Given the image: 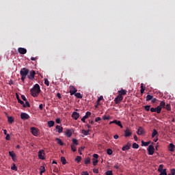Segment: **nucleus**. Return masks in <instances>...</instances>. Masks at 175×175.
I'll list each match as a JSON object with an SVG mask.
<instances>
[{
  "label": "nucleus",
  "mask_w": 175,
  "mask_h": 175,
  "mask_svg": "<svg viewBox=\"0 0 175 175\" xmlns=\"http://www.w3.org/2000/svg\"><path fill=\"white\" fill-rule=\"evenodd\" d=\"M30 92L31 96H33L34 98L38 96L40 93V86L39 84L36 83L33 88L30 90Z\"/></svg>",
  "instance_id": "f257e3e1"
},
{
  "label": "nucleus",
  "mask_w": 175,
  "mask_h": 175,
  "mask_svg": "<svg viewBox=\"0 0 175 175\" xmlns=\"http://www.w3.org/2000/svg\"><path fill=\"white\" fill-rule=\"evenodd\" d=\"M29 73V70L27 68H23L20 70V75L21 76V80L22 81H25V79H27V76H28Z\"/></svg>",
  "instance_id": "f03ea898"
},
{
  "label": "nucleus",
  "mask_w": 175,
  "mask_h": 175,
  "mask_svg": "<svg viewBox=\"0 0 175 175\" xmlns=\"http://www.w3.org/2000/svg\"><path fill=\"white\" fill-rule=\"evenodd\" d=\"M154 151H155V148H154V146L150 145V146L148 147V155H154Z\"/></svg>",
  "instance_id": "7ed1b4c3"
},
{
  "label": "nucleus",
  "mask_w": 175,
  "mask_h": 175,
  "mask_svg": "<svg viewBox=\"0 0 175 175\" xmlns=\"http://www.w3.org/2000/svg\"><path fill=\"white\" fill-rule=\"evenodd\" d=\"M31 133L33 135V136H39V130L36 127H31Z\"/></svg>",
  "instance_id": "20e7f679"
},
{
  "label": "nucleus",
  "mask_w": 175,
  "mask_h": 175,
  "mask_svg": "<svg viewBox=\"0 0 175 175\" xmlns=\"http://www.w3.org/2000/svg\"><path fill=\"white\" fill-rule=\"evenodd\" d=\"M69 88H70V94L71 96L75 95L77 92V89H76L75 86L70 85Z\"/></svg>",
  "instance_id": "39448f33"
},
{
  "label": "nucleus",
  "mask_w": 175,
  "mask_h": 175,
  "mask_svg": "<svg viewBox=\"0 0 175 175\" xmlns=\"http://www.w3.org/2000/svg\"><path fill=\"white\" fill-rule=\"evenodd\" d=\"M38 158L39 159H42V161H44V159H46V158H44V151L43 150H39Z\"/></svg>",
  "instance_id": "423d86ee"
},
{
  "label": "nucleus",
  "mask_w": 175,
  "mask_h": 175,
  "mask_svg": "<svg viewBox=\"0 0 175 175\" xmlns=\"http://www.w3.org/2000/svg\"><path fill=\"white\" fill-rule=\"evenodd\" d=\"M35 75H36L35 70H31L30 71L29 75H27V77L29 79V80H33V79H35Z\"/></svg>",
  "instance_id": "0eeeda50"
},
{
  "label": "nucleus",
  "mask_w": 175,
  "mask_h": 175,
  "mask_svg": "<svg viewBox=\"0 0 175 175\" xmlns=\"http://www.w3.org/2000/svg\"><path fill=\"white\" fill-rule=\"evenodd\" d=\"M122 99H124L123 96H119V94L116 96V98H115L114 99V102L116 105H118V103H120L121 102V100H122Z\"/></svg>",
  "instance_id": "6e6552de"
},
{
  "label": "nucleus",
  "mask_w": 175,
  "mask_h": 175,
  "mask_svg": "<svg viewBox=\"0 0 175 175\" xmlns=\"http://www.w3.org/2000/svg\"><path fill=\"white\" fill-rule=\"evenodd\" d=\"M90 116H91V112L87 111L85 113V115L81 119L82 122H85V120H87V118H89Z\"/></svg>",
  "instance_id": "1a4fd4ad"
},
{
  "label": "nucleus",
  "mask_w": 175,
  "mask_h": 175,
  "mask_svg": "<svg viewBox=\"0 0 175 175\" xmlns=\"http://www.w3.org/2000/svg\"><path fill=\"white\" fill-rule=\"evenodd\" d=\"M21 120H29V115H28L27 113H22L21 114Z\"/></svg>",
  "instance_id": "9d476101"
},
{
  "label": "nucleus",
  "mask_w": 175,
  "mask_h": 175,
  "mask_svg": "<svg viewBox=\"0 0 175 175\" xmlns=\"http://www.w3.org/2000/svg\"><path fill=\"white\" fill-rule=\"evenodd\" d=\"M9 155L10 157H12V161H14V162H16V153H14V151H10L9 152Z\"/></svg>",
  "instance_id": "9b49d317"
},
{
  "label": "nucleus",
  "mask_w": 175,
  "mask_h": 175,
  "mask_svg": "<svg viewBox=\"0 0 175 175\" xmlns=\"http://www.w3.org/2000/svg\"><path fill=\"white\" fill-rule=\"evenodd\" d=\"M125 137H129V136H132V132L129 131V128H126L124 131Z\"/></svg>",
  "instance_id": "f8f14e48"
},
{
  "label": "nucleus",
  "mask_w": 175,
  "mask_h": 175,
  "mask_svg": "<svg viewBox=\"0 0 175 175\" xmlns=\"http://www.w3.org/2000/svg\"><path fill=\"white\" fill-rule=\"evenodd\" d=\"M79 117H80V113H77V111H74L72 114V118L74 120H79Z\"/></svg>",
  "instance_id": "ddd939ff"
},
{
  "label": "nucleus",
  "mask_w": 175,
  "mask_h": 175,
  "mask_svg": "<svg viewBox=\"0 0 175 175\" xmlns=\"http://www.w3.org/2000/svg\"><path fill=\"white\" fill-rule=\"evenodd\" d=\"M18 52L19 53V54H27V50L25 49V48H18Z\"/></svg>",
  "instance_id": "4468645a"
},
{
  "label": "nucleus",
  "mask_w": 175,
  "mask_h": 175,
  "mask_svg": "<svg viewBox=\"0 0 175 175\" xmlns=\"http://www.w3.org/2000/svg\"><path fill=\"white\" fill-rule=\"evenodd\" d=\"M175 146L173 144H170L168 146V150L171 152H174Z\"/></svg>",
  "instance_id": "2eb2a0df"
},
{
  "label": "nucleus",
  "mask_w": 175,
  "mask_h": 175,
  "mask_svg": "<svg viewBox=\"0 0 175 175\" xmlns=\"http://www.w3.org/2000/svg\"><path fill=\"white\" fill-rule=\"evenodd\" d=\"M118 92L120 96H122V95H126V90L123 89H122L121 90H119Z\"/></svg>",
  "instance_id": "dca6fc26"
},
{
  "label": "nucleus",
  "mask_w": 175,
  "mask_h": 175,
  "mask_svg": "<svg viewBox=\"0 0 175 175\" xmlns=\"http://www.w3.org/2000/svg\"><path fill=\"white\" fill-rule=\"evenodd\" d=\"M113 124H116V125H118V126H120V128H124V126H122V124H121V121L120 120H114Z\"/></svg>",
  "instance_id": "f3484780"
},
{
  "label": "nucleus",
  "mask_w": 175,
  "mask_h": 175,
  "mask_svg": "<svg viewBox=\"0 0 175 175\" xmlns=\"http://www.w3.org/2000/svg\"><path fill=\"white\" fill-rule=\"evenodd\" d=\"M16 98H17L18 102L19 103H21V105H23V107H27V106L24 103V101H23V100H21V99H20V97L18 96V94H16Z\"/></svg>",
  "instance_id": "a211bd4d"
},
{
  "label": "nucleus",
  "mask_w": 175,
  "mask_h": 175,
  "mask_svg": "<svg viewBox=\"0 0 175 175\" xmlns=\"http://www.w3.org/2000/svg\"><path fill=\"white\" fill-rule=\"evenodd\" d=\"M137 133V135H143V133H144V130L142 128V126H139L138 128Z\"/></svg>",
  "instance_id": "6ab92c4d"
},
{
  "label": "nucleus",
  "mask_w": 175,
  "mask_h": 175,
  "mask_svg": "<svg viewBox=\"0 0 175 175\" xmlns=\"http://www.w3.org/2000/svg\"><path fill=\"white\" fill-rule=\"evenodd\" d=\"M66 135L67 137H70L72 136V131L70 129H66Z\"/></svg>",
  "instance_id": "aec40b11"
},
{
  "label": "nucleus",
  "mask_w": 175,
  "mask_h": 175,
  "mask_svg": "<svg viewBox=\"0 0 175 175\" xmlns=\"http://www.w3.org/2000/svg\"><path fill=\"white\" fill-rule=\"evenodd\" d=\"M56 129H57L58 133H62V131H63L64 128H62V126H61L57 125Z\"/></svg>",
  "instance_id": "412c9836"
},
{
  "label": "nucleus",
  "mask_w": 175,
  "mask_h": 175,
  "mask_svg": "<svg viewBox=\"0 0 175 175\" xmlns=\"http://www.w3.org/2000/svg\"><path fill=\"white\" fill-rule=\"evenodd\" d=\"M154 110H156V113H157V114H160L161 111H162V109L159 106L154 108Z\"/></svg>",
  "instance_id": "4be33fe9"
},
{
  "label": "nucleus",
  "mask_w": 175,
  "mask_h": 175,
  "mask_svg": "<svg viewBox=\"0 0 175 175\" xmlns=\"http://www.w3.org/2000/svg\"><path fill=\"white\" fill-rule=\"evenodd\" d=\"M166 106V103L165 101H161L159 105V107H161V109H165V107Z\"/></svg>",
  "instance_id": "5701e85b"
},
{
  "label": "nucleus",
  "mask_w": 175,
  "mask_h": 175,
  "mask_svg": "<svg viewBox=\"0 0 175 175\" xmlns=\"http://www.w3.org/2000/svg\"><path fill=\"white\" fill-rule=\"evenodd\" d=\"M84 163L85 165H90V163H91V159H90V157L85 159Z\"/></svg>",
  "instance_id": "b1692460"
},
{
  "label": "nucleus",
  "mask_w": 175,
  "mask_h": 175,
  "mask_svg": "<svg viewBox=\"0 0 175 175\" xmlns=\"http://www.w3.org/2000/svg\"><path fill=\"white\" fill-rule=\"evenodd\" d=\"M8 121L10 122V124H12L14 122V118H13L12 116H8Z\"/></svg>",
  "instance_id": "393cba45"
},
{
  "label": "nucleus",
  "mask_w": 175,
  "mask_h": 175,
  "mask_svg": "<svg viewBox=\"0 0 175 175\" xmlns=\"http://www.w3.org/2000/svg\"><path fill=\"white\" fill-rule=\"evenodd\" d=\"M158 135V131L157 129H153L152 133V137H155V136Z\"/></svg>",
  "instance_id": "a878e982"
},
{
  "label": "nucleus",
  "mask_w": 175,
  "mask_h": 175,
  "mask_svg": "<svg viewBox=\"0 0 175 175\" xmlns=\"http://www.w3.org/2000/svg\"><path fill=\"white\" fill-rule=\"evenodd\" d=\"M54 124H55L54 121L50 120L48 122V126H49V128H51L52 126H54Z\"/></svg>",
  "instance_id": "bb28decb"
},
{
  "label": "nucleus",
  "mask_w": 175,
  "mask_h": 175,
  "mask_svg": "<svg viewBox=\"0 0 175 175\" xmlns=\"http://www.w3.org/2000/svg\"><path fill=\"white\" fill-rule=\"evenodd\" d=\"M56 141L57 142V144H59V146H64V142H62V139L59 138H56Z\"/></svg>",
  "instance_id": "cd10ccee"
},
{
  "label": "nucleus",
  "mask_w": 175,
  "mask_h": 175,
  "mask_svg": "<svg viewBox=\"0 0 175 175\" xmlns=\"http://www.w3.org/2000/svg\"><path fill=\"white\" fill-rule=\"evenodd\" d=\"M74 95H75V96H76L79 99H82L83 98V95H81V93H75Z\"/></svg>",
  "instance_id": "c85d7f7f"
},
{
  "label": "nucleus",
  "mask_w": 175,
  "mask_h": 175,
  "mask_svg": "<svg viewBox=\"0 0 175 175\" xmlns=\"http://www.w3.org/2000/svg\"><path fill=\"white\" fill-rule=\"evenodd\" d=\"M90 133V130H82V133L84 135V136H88V133Z\"/></svg>",
  "instance_id": "c756f323"
},
{
  "label": "nucleus",
  "mask_w": 175,
  "mask_h": 175,
  "mask_svg": "<svg viewBox=\"0 0 175 175\" xmlns=\"http://www.w3.org/2000/svg\"><path fill=\"white\" fill-rule=\"evenodd\" d=\"M164 109L167 110V111H170V110H172V107H170V104H167Z\"/></svg>",
  "instance_id": "7c9ffc66"
},
{
  "label": "nucleus",
  "mask_w": 175,
  "mask_h": 175,
  "mask_svg": "<svg viewBox=\"0 0 175 175\" xmlns=\"http://www.w3.org/2000/svg\"><path fill=\"white\" fill-rule=\"evenodd\" d=\"M61 162L62 163V165H66V159H65L64 157H62Z\"/></svg>",
  "instance_id": "2f4dec72"
},
{
  "label": "nucleus",
  "mask_w": 175,
  "mask_h": 175,
  "mask_svg": "<svg viewBox=\"0 0 175 175\" xmlns=\"http://www.w3.org/2000/svg\"><path fill=\"white\" fill-rule=\"evenodd\" d=\"M40 169V174H43V173L46 172V168L44 167V166H41Z\"/></svg>",
  "instance_id": "473e14b6"
},
{
  "label": "nucleus",
  "mask_w": 175,
  "mask_h": 175,
  "mask_svg": "<svg viewBox=\"0 0 175 175\" xmlns=\"http://www.w3.org/2000/svg\"><path fill=\"white\" fill-rule=\"evenodd\" d=\"M72 143L74 146H79V141L75 138L72 139Z\"/></svg>",
  "instance_id": "72a5a7b5"
},
{
  "label": "nucleus",
  "mask_w": 175,
  "mask_h": 175,
  "mask_svg": "<svg viewBox=\"0 0 175 175\" xmlns=\"http://www.w3.org/2000/svg\"><path fill=\"white\" fill-rule=\"evenodd\" d=\"M150 143V142H144V141H142V146H144L145 147H147V146H148Z\"/></svg>",
  "instance_id": "f704fd0d"
},
{
  "label": "nucleus",
  "mask_w": 175,
  "mask_h": 175,
  "mask_svg": "<svg viewBox=\"0 0 175 175\" xmlns=\"http://www.w3.org/2000/svg\"><path fill=\"white\" fill-rule=\"evenodd\" d=\"M153 96L150 95V94H148L146 96V102H148L149 100H151V99H152Z\"/></svg>",
  "instance_id": "c9c22d12"
},
{
  "label": "nucleus",
  "mask_w": 175,
  "mask_h": 175,
  "mask_svg": "<svg viewBox=\"0 0 175 175\" xmlns=\"http://www.w3.org/2000/svg\"><path fill=\"white\" fill-rule=\"evenodd\" d=\"M75 161H76V162H77V163H80V162L81 161V157L77 156V157L75 158Z\"/></svg>",
  "instance_id": "e433bc0d"
},
{
  "label": "nucleus",
  "mask_w": 175,
  "mask_h": 175,
  "mask_svg": "<svg viewBox=\"0 0 175 175\" xmlns=\"http://www.w3.org/2000/svg\"><path fill=\"white\" fill-rule=\"evenodd\" d=\"M140 91H141L142 95H143V94H144V91H146V88H144L143 87V83L141 84V90Z\"/></svg>",
  "instance_id": "4c0bfd02"
},
{
  "label": "nucleus",
  "mask_w": 175,
  "mask_h": 175,
  "mask_svg": "<svg viewBox=\"0 0 175 175\" xmlns=\"http://www.w3.org/2000/svg\"><path fill=\"white\" fill-rule=\"evenodd\" d=\"M159 175H167V173L166 172V169H163L161 172H160Z\"/></svg>",
  "instance_id": "58836bf2"
},
{
  "label": "nucleus",
  "mask_w": 175,
  "mask_h": 175,
  "mask_svg": "<svg viewBox=\"0 0 175 175\" xmlns=\"http://www.w3.org/2000/svg\"><path fill=\"white\" fill-rule=\"evenodd\" d=\"M122 151H128V150H130L129 146H127L125 145L124 146L122 147Z\"/></svg>",
  "instance_id": "ea45409f"
},
{
  "label": "nucleus",
  "mask_w": 175,
  "mask_h": 175,
  "mask_svg": "<svg viewBox=\"0 0 175 175\" xmlns=\"http://www.w3.org/2000/svg\"><path fill=\"white\" fill-rule=\"evenodd\" d=\"M163 170V164H161L159 166V169H158V172H161Z\"/></svg>",
  "instance_id": "a19ab883"
},
{
  "label": "nucleus",
  "mask_w": 175,
  "mask_h": 175,
  "mask_svg": "<svg viewBox=\"0 0 175 175\" xmlns=\"http://www.w3.org/2000/svg\"><path fill=\"white\" fill-rule=\"evenodd\" d=\"M92 161H93L94 166H96L98 165V159H93Z\"/></svg>",
  "instance_id": "79ce46f5"
},
{
  "label": "nucleus",
  "mask_w": 175,
  "mask_h": 175,
  "mask_svg": "<svg viewBox=\"0 0 175 175\" xmlns=\"http://www.w3.org/2000/svg\"><path fill=\"white\" fill-rule=\"evenodd\" d=\"M151 108V105H146L144 106V109L146 111H150V109Z\"/></svg>",
  "instance_id": "37998d69"
},
{
  "label": "nucleus",
  "mask_w": 175,
  "mask_h": 175,
  "mask_svg": "<svg viewBox=\"0 0 175 175\" xmlns=\"http://www.w3.org/2000/svg\"><path fill=\"white\" fill-rule=\"evenodd\" d=\"M107 154L108 155H111L113 154V150L111 149H107Z\"/></svg>",
  "instance_id": "c03bdc74"
},
{
  "label": "nucleus",
  "mask_w": 175,
  "mask_h": 175,
  "mask_svg": "<svg viewBox=\"0 0 175 175\" xmlns=\"http://www.w3.org/2000/svg\"><path fill=\"white\" fill-rule=\"evenodd\" d=\"M12 170H14L15 172H17V166H16V164H13V165L11 167Z\"/></svg>",
  "instance_id": "a18cd8bd"
},
{
  "label": "nucleus",
  "mask_w": 175,
  "mask_h": 175,
  "mask_svg": "<svg viewBox=\"0 0 175 175\" xmlns=\"http://www.w3.org/2000/svg\"><path fill=\"white\" fill-rule=\"evenodd\" d=\"M71 150L72 151H73V152H76L77 150H76V146L73 144L71 145Z\"/></svg>",
  "instance_id": "49530a36"
},
{
  "label": "nucleus",
  "mask_w": 175,
  "mask_h": 175,
  "mask_svg": "<svg viewBox=\"0 0 175 175\" xmlns=\"http://www.w3.org/2000/svg\"><path fill=\"white\" fill-rule=\"evenodd\" d=\"M44 84H45V85H47V87H49V85H50V82L49 81V79H44Z\"/></svg>",
  "instance_id": "de8ad7c7"
},
{
  "label": "nucleus",
  "mask_w": 175,
  "mask_h": 175,
  "mask_svg": "<svg viewBox=\"0 0 175 175\" xmlns=\"http://www.w3.org/2000/svg\"><path fill=\"white\" fill-rule=\"evenodd\" d=\"M105 175H113V171L108 170L105 172Z\"/></svg>",
  "instance_id": "09e8293b"
},
{
  "label": "nucleus",
  "mask_w": 175,
  "mask_h": 175,
  "mask_svg": "<svg viewBox=\"0 0 175 175\" xmlns=\"http://www.w3.org/2000/svg\"><path fill=\"white\" fill-rule=\"evenodd\" d=\"M103 120H104V121H105V120H110V116H103Z\"/></svg>",
  "instance_id": "8fccbe9b"
},
{
  "label": "nucleus",
  "mask_w": 175,
  "mask_h": 175,
  "mask_svg": "<svg viewBox=\"0 0 175 175\" xmlns=\"http://www.w3.org/2000/svg\"><path fill=\"white\" fill-rule=\"evenodd\" d=\"M133 148H139V144L136 143L133 144Z\"/></svg>",
  "instance_id": "3c124183"
},
{
  "label": "nucleus",
  "mask_w": 175,
  "mask_h": 175,
  "mask_svg": "<svg viewBox=\"0 0 175 175\" xmlns=\"http://www.w3.org/2000/svg\"><path fill=\"white\" fill-rule=\"evenodd\" d=\"M25 105L26 107H31V105H29V102H28V100H26Z\"/></svg>",
  "instance_id": "603ef678"
},
{
  "label": "nucleus",
  "mask_w": 175,
  "mask_h": 175,
  "mask_svg": "<svg viewBox=\"0 0 175 175\" xmlns=\"http://www.w3.org/2000/svg\"><path fill=\"white\" fill-rule=\"evenodd\" d=\"M93 158V159H98V158H99V155L98 154H94Z\"/></svg>",
  "instance_id": "864d4df0"
},
{
  "label": "nucleus",
  "mask_w": 175,
  "mask_h": 175,
  "mask_svg": "<svg viewBox=\"0 0 175 175\" xmlns=\"http://www.w3.org/2000/svg\"><path fill=\"white\" fill-rule=\"evenodd\" d=\"M170 174L175 175V169L174 168H173L170 170Z\"/></svg>",
  "instance_id": "5fc2aeb1"
},
{
  "label": "nucleus",
  "mask_w": 175,
  "mask_h": 175,
  "mask_svg": "<svg viewBox=\"0 0 175 175\" xmlns=\"http://www.w3.org/2000/svg\"><path fill=\"white\" fill-rule=\"evenodd\" d=\"M151 102L152 103H155V102H157V98L152 97Z\"/></svg>",
  "instance_id": "6e6d98bb"
},
{
  "label": "nucleus",
  "mask_w": 175,
  "mask_h": 175,
  "mask_svg": "<svg viewBox=\"0 0 175 175\" xmlns=\"http://www.w3.org/2000/svg\"><path fill=\"white\" fill-rule=\"evenodd\" d=\"M100 120H102L100 118V117H97V118H95V122H98L100 121Z\"/></svg>",
  "instance_id": "4d7b16f0"
},
{
  "label": "nucleus",
  "mask_w": 175,
  "mask_h": 175,
  "mask_svg": "<svg viewBox=\"0 0 175 175\" xmlns=\"http://www.w3.org/2000/svg\"><path fill=\"white\" fill-rule=\"evenodd\" d=\"M5 140H10V135L9 134L6 135Z\"/></svg>",
  "instance_id": "13d9d810"
},
{
  "label": "nucleus",
  "mask_w": 175,
  "mask_h": 175,
  "mask_svg": "<svg viewBox=\"0 0 175 175\" xmlns=\"http://www.w3.org/2000/svg\"><path fill=\"white\" fill-rule=\"evenodd\" d=\"M103 96H100V97L98 98V102H100L101 100H103Z\"/></svg>",
  "instance_id": "bf43d9fd"
},
{
  "label": "nucleus",
  "mask_w": 175,
  "mask_h": 175,
  "mask_svg": "<svg viewBox=\"0 0 175 175\" xmlns=\"http://www.w3.org/2000/svg\"><path fill=\"white\" fill-rule=\"evenodd\" d=\"M150 111H151L152 113H156L155 108H154V107L150 108Z\"/></svg>",
  "instance_id": "052dcab7"
},
{
  "label": "nucleus",
  "mask_w": 175,
  "mask_h": 175,
  "mask_svg": "<svg viewBox=\"0 0 175 175\" xmlns=\"http://www.w3.org/2000/svg\"><path fill=\"white\" fill-rule=\"evenodd\" d=\"M93 172H94V173H96V174H98V173H99V170H98V169H94V170H93Z\"/></svg>",
  "instance_id": "680f3d73"
},
{
  "label": "nucleus",
  "mask_w": 175,
  "mask_h": 175,
  "mask_svg": "<svg viewBox=\"0 0 175 175\" xmlns=\"http://www.w3.org/2000/svg\"><path fill=\"white\" fill-rule=\"evenodd\" d=\"M21 98H22L23 100H24L25 102L26 100H27V98H25V96H24V95H22V96H21Z\"/></svg>",
  "instance_id": "e2e57ef3"
},
{
  "label": "nucleus",
  "mask_w": 175,
  "mask_h": 175,
  "mask_svg": "<svg viewBox=\"0 0 175 175\" xmlns=\"http://www.w3.org/2000/svg\"><path fill=\"white\" fill-rule=\"evenodd\" d=\"M56 123H57V124H61V119L57 118V119H56Z\"/></svg>",
  "instance_id": "0e129e2a"
},
{
  "label": "nucleus",
  "mask_w": 175,
  "mask_h": 175,
  "mask_svg": "<svg viewBox=\"0 0 175 175\" xmlns=\"http://www.w3.org/2000/svg\"><path fill=\"white\" fill-rule=\"evenodd\" d=\"M39 109H40V110H43V104H40L39 105Z\"/></svg>",
  "instance_id": "69168bd1"
},
{
  "label": "nucleus",
  "mask_w": 175,
  "mask_h": 175,
  "mask_svg": "<svg viewBox=\"0 0 175 175\" xmlns=\"http://www.w3.org/2000/svg\"><path fill=\"white\" fill-rule=\"evenodd\" d=\"M118 137H119L118 135H115L113 136V139H115V140H117V139H118Z\"/></svg>",
  "instance_id": "338daca9"
},
{
  "label": "nucleus",
  "mask_w": 175,
  "mask_h": 175,
  "mask_svg": "<svg viewBox=\"0 0 175 175\" xmlns=\"http://www.w3.org/2000/svg\"><path fill=\"white\" fill-rule=\"evenodd\" d=\"M81 175H89L88 172H83Z\"/></svg>",
  "instance_id": "774afa93"
}]
</instances>
